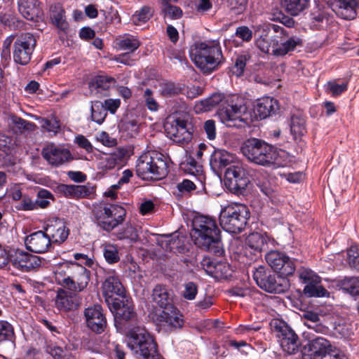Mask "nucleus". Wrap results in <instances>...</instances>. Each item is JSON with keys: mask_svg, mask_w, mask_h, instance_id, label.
<instances>
[{"mask_svg": "<svg viewBox=\"0 0 359 359\" xmlns=\"http://www.w3.org/2000/svg\"><path fill=\"white\" fill-rule=\"evenodd\" d=\"M304 293L309 297H321L329 294V292L320 283H312L305 285Z\"/></svg>", "mask_w": 359, "mask_h": 359, "instance_id": "45", "label": "nucleus"}, {"mask_svg": "<svg viewBox=\"0 0 359 359\" xmlns=\"http://www.w3.org/2000/svg\"><path fill=\"white\" fill-rule=\"evenodd\" d=\"M250 217L248 208L242 204L231 205L223 208L219 215L222 228L229 233L241 232Z\"/></svg>", "mask_w": 359, "mask_h": 359, "instance_id": "7", "label": "nucleus"}, {"mask_svg": "<svg viewBox=\"0 0 359 359\" xmlns=\"http://www.w3.org/2000/svg\"><path fill=\"white\" fill-rule=\"evenodd\" d=\"M224 183L231 192L240 195L245 193L250 180L245 170L241 165H233L225 170Z\"/></svg>", "mask_w": 359, "mask_h": 359, "instance_id": "12", "label": "nucleus"}, {"mask_svg": "<svg viewBox=\"0 0 359 359\" xmlns=\"http://www.w3.org/2000/svg\"><path fill=\"white\" fill-rule=\"evenodd\" d=\"M18 10L21 15L28 20H34L40 13L37 0H19Z\"/></svg>", "mask_w": 359, "mask_h": 359, "instance_id": "33", "label": "nucleus"}, {"mask_svg": "<svg viewBox=\"0 0 359 359\" xmlns=\"http://www.w3.org/2000/svg\"><path fill=\"white\" fill-rule=\"evenodd\" d=\"M102 292L106 297V301L108 304H111V299H116L113 297L114 295H117L121 299L124 297V287L121 283L119 278L116 275L109 276L107 278L102 284Z\"/></svg>", "mask_w": 359, "mask_h": 359, "instance_id": "23", "label": "nucleus"}, {"mask_svg": "<svg viewBox=\"0 0 359 359\" xmlns=\"http://www.w3.org/2000/svg\"><path fill=\"white\" fill-rule=\"evenodd\" d=\"M84 315L88 327L96 334L103 332L107 327V320L100 305L95 304L87 308Z\"/></svg>", "mask_w": 359, "mask_h": 359, "instance_id": "18", "label": "nucleus"}, {"mask_svg": "<svg viewBox=\"0 0 359 359\" xmlns=\"http://www.w3.org/2000/svg\"><path fill=\"white\" fill-rule=\"evenodd\" d=\"M253 278L261 289L268 292L282 293L289 287V283L286 278L276 276L262 266L255 269Z\"/></svg>", "mask_w": 359, "mask_h": 359, "instance_id": "9", "label": "nucleus"}, {"mask_svg": "<svg viewBox=\"0 0 359 359\" xmlns=\"http://www.w3.org/2000/svg\"><path fill=\"white\" fill-rule=\"evenodd\" d=\"M151 15V9L149 7H144L133 16L132 20L135 25H140L141 22H147Z\"/></svg>", "mask_w": 359, "mask_h": 359, "instance_id": "57", "label": "nucleus"}, {"mask_svg": "<svg viewBox=\"0 0 359 359\" xmlns=\"http://www.w3.org/2000/svg\"><path fill=\"white\" fill-rule=\"evenodd\" d=\"M228 7L235 15H240L245 12L248 6V0H227Z\"/></svg>", "mask_w": 359, "mask_h": 359, "instance_id": "54", "label": "nucleus"}, {"mask_svg": "<svg viewBox=\"0 0 359 359\" xmlns=\"http://www.w3.org/2000/svg\"><path fill=\"white\" fill-rule=\"evenodd\" d=\"M245 244L250 249L257 252H261L268 247L266 237L258 232L250 233L245 239Z\"/></svg>", "mask_w": 359, "mask_h": 359, "instance_id": "37", "label": "nucleus"}, {"mask_svg": "<svg viewBox=\"0 0 359 359\" xmlns=\"http://www.w3.org/2000/svg\"><path fill=\"white\" fill-rule=\"evenodd\" d=\"M224 96L221 93H215L207 99L201 100L197 107L200 110L208 111L221 104V106L224 103Z\"/></svg>", "mask_w": 359, "mask_h": 359, "instance_id": "40", "label": "nucleus"}, {"mask_svg": "<svg viewBox=\"0 0 359 359\" xmlns=\"http://www.w3.org/2000/svg\"><path fill=\"white\" fill-rule=\"evenodd\" d=\"M241 151L251 162L263 166H283L279 159L277 149L265 141L257 138H250L244 142Z\"/></svg>", "mask_w": 359, "mask_h": 359, "instance_id": "2", "label": "nucleus"}, {"mask_svg": "<svg viewBox=\"0 0 359 359\" xmlns=\"http://www.w3.org/2000/svg\"><path fill=\"white\" fill-rule=\"evenodd\" d=\"M111 306L114 312V323L117 329H121L127 323H135L137 320V313L134 310V305L126 297L111 299Z\"/></svg>", "mask_w": 359, "mask_h": 359, "instance_id": "11", "label": "nucleus"}, {"mask_svg": "<svg viewBox=\"0 0 359 359\" xmlns=\"http://www.w3.org/2000/svg\"><path fill=\"white\" fill-rule=\"evenodd\" d=\"M168 172L165 156L161 153L148 151L141 155L136 164V173L143 180H159Z\"/></svg>", "mask_w": 359, "mask_h": 359, "instance_id": "4", "label": "nucleus"}, {"mask_svg": "<svg viewBox=\"0 0 359 359\" xmlns=\"http://www.w3.org/2000/svg\"><path fill=\"white\" fill-rule=\"evenodd\" d=\"M347 83L338 84L335 81H329L326 85L327 90L333 96H338L347 90Z\"/></svg>", "mask_w": 359, "mask_h": 359, "instance_id": "58", "label": "nucleus"}, {"mask_svg": "<svg viewBox=\"0 0 359 359\" xmlns=\"http://www.w3.org/2000/svg\"><path fill=\"white\" fill-rule=\"evenodd\" d=\"M290 126L291 134L296 141H300L306 133V120L299 113L291 116Z\"/></svg>", "mask_w": 359, "mask_h": 359, "instance_id": "35", "label": "nucleus"}, {"mask_svg": "<svg viewBox=\"0 0 359 359\" xmlns=\"http://www.w3.org/2000/svg\"><path fill=\"white\" fill-rule=\"evenodd\" d=\"M162 10L165 13V16L171 19H179L182 15V11L180 8L169 4L164 6Z\"/></svg>", "mask_w": 359, "mask_h": 359, "instance_id": "60", "label": "nucleus"}, {"mask_svg": "<svg viewBox=\"0 0 359 359\" xmlns=\"http://www.w3.org/2000/svg\"><path fill=\"white\" fill-rule=\"evenodd\" d=\"M114 78L105 75L95 76L89 83V89L92 94L107 95L106 92L116 84Z\"/></svg>", "mask_w": 359, "mask_h": 359, "instance_id": "30", "label": "nucleus"}, {"mask_svg": "<svg viewBox=\"0 0 359 359\" xmlns=\"http://www.w3.org/2000/svg\"><path fill=\"white\" fill-rule=\"evenodd\" d=\"M36 44V39L33 34L27 32L19 36L14 43V61L21 65H27Z\"/></svg>", "mask_w": 359, "mask_h": 359, "instance_id": "14", "label": "nucleus"}, {"mask_svg": "<svg viewBox=\"0 0 359 359\" xmlns=\"http://www.w3.org/2000/svg\"><path fill=\"white\" fill-rule=\"evenodd\" d=\"M151 299L162 309L170 308L173 304V292L165 285L157 284L152 289Z\"/></svg>", "mask_w": 359, "mask_h": 359, "instance_id": "25", "label": "nucleus"}, {"mask_svg": "<svg viewBox=\"0 0 359 359\" xmlns=\"http://www.w3.org/2000/svg\"><path fill=\"white\" fill-rule=\"evenodd\" d=\"M124 153L119 152L118 154H113L106 157L105 160L102 162V167L106 170L113 169L123 157Z\"/></svg>", "mask_w": 359, "mask_h": 359, "instance_id": "56", "label": "nucleus"}, {"mask_svg": "<svg viewBox=\"0 0 359 359\" xmlns=\"http://www.w3.org/2000/svg\"><path fill=\"white\" fill-rule=\"evenodd\" d=\"M41 155L49 164L55 167L69 162L73 159L69 150L57 147L54 144H50L44 147L42 149Z\"/></svg>", "mask_w": 359, "mask_h": 359, "instance_id": "17", "label": "nucleus"}, {"mask_svg": "<svg viewBox=\"0 0 359 359\" xmlns=\"http://www.w3.org/2000/svg\"><path fill=\"white\" fill-rule=\"evenodd\" d=\"M272 29L276 32V41H274L273 55L276 56H284L293 51L297 46L302 45V40L297 36H289L285 28L276 25L271 26Z\"/></svg>", "mask_w": 359, "mask_h": 359, "instance_id": "15", "label": "nucleus"}, {"mask_svg": "<svg viewBox=\"0 0 359 359\" xmlns=\"http://www.w3.org/2000/svg\"><path fill=\"white\" fill-rule=\"evenodd\" d=\"M280 4L290 15L297 16L308 8L310 0H280Z\"/></svg>", "mask_w": 359, "mask_h": 359, "instance_id": "36", "label": "nucleus"}, {"mask_svg": "<svg viewBox=\"0 0 359 359\" xmlns=\"http://www.w3.org/2000/svg\"><path fill=\"white\" fill-rule=\"evenodd\" d=\"M47 351L55 359H74V357L66 351L59 346L48 347Z\"/></svg>", "mask_w": 359, "mask_h": 359, "instance_id": "59", "label": "nucleus"}, {"mask_svg": "<svg viewBox=\"0 0 359 359\" xmlns=\"http://www.w3.org/2000/svg\"><path fill=\"white\" fill-rule=\"evenodd\" d=\"M302 318L305 320L304 325L315 332L323 333L327 327L320 323L319 315L313 311H306L303 313Z\"/></svg>", "mask_w": 359, "mask_h": 359, "instance_id": "39", "label": "nucleus"}, {"mask_svg": "<svg viewBox=\"0 0 359 359\" xmlns=\"http://www.w3.org/2000/svg\"><path fill=\"white\" fill-rule=\"evenodd\" d=\"M156 243L162 249L175 253L183 252L185 248L183 237L175 235L160 236L156 238Z\"/></svg>", "mask_w": 359, "mask_h": 359, "instance_id": "29", "label": "nucleus"}, {"mask_svg": "<svg viewBox=\"0 0 359 359\" xmlns=\"http://www.w3.org/2000/svg\"><path fill=\"white\" fill-rule=\"evenodd\" d=\"M107 115L106 109L103 103L100 101H95L91 106V119L92 121L101 124Z\"/></svg>", "mask_w": 359, "mask_h": 359, "instance_id": "43", "label": "nucleus"}, {"mask_svg": "<svg viewBox=\"0 0 359 359\" xmlns=\"http://www.w3.org/2000/svg\"><path fill=\"white\" fill-rule=\"evenodd\" d=\"M160 88L161 95L165 97H172L182 92V88L180 85L172 82L162 83L160 85Z\"/></svg>", "mask_w": 359, "mask_h": 359, "instance_id": "52", "label": "nucleus"}, {"mask_svg": "<svg viewBox=\"0 0 359 359\" xmlns=\"http://www.w3.org/2000/svg\"><path fill=\"white\" fill-rule=\"evenodd\" d=\"M190 55L196 65L205 74L212 72L224 61L221 48L216 41L195 43L191 48Z\"/></svg>", "mask_w": 359, "mask_h": 359, "instance_id": "3", "label": "nucleus"}, {"mask_svg": "<svg viewBox=\"0 0 359 359\" xmlns=\"http://www.w3.org/2000/svg\"><path fill=\"white\" fill-rule=\"evenodd\" d=\"M43 229L50 238V243H62L69 235V229H67L65 222L59 218L49 219Z\"/></svg>", "mask_w": 359, "mask_h": 359, "instance_id": "21", "label": "nucleus"}, {"mask_svg": "<svg viewBox=\"0 0 359 359\" xmlns=\"http://www.w3.org/2000/svg\"><path fill=\"white\" fill-rule=\"evenodd\" d=\"M37 196L38 198L35 201L36 209L38 207L42 208H46L49 204V201H47V199L51 196V194L48 191L43 189L38 192Z\"/></svg>", "mask_w": 359, "mask_h": 359, "instance_id": "63", "label": "nucleus"}, {"mask_svg": "<svg viewBox=\"0 0 359 359\" xmlns=\"http://www.w3.org/2000/svg\"><path fill=\"white\" fill-rule=\"evenodd\" d=\"M296 269L294 262L288 256L287 259H282L280 266H277L273 271L280 274L279 276L283 277L292 275Z\"/></svg>", "mask_w": 359, "mask_h": 359, "instance_id": "44", "label": "nucleus"}, {"mask_svg": "<svg viewBox=\"0 0 359 359\" xmlns=\"http://www.w3.org/2000/svg\"><path fill=\"white\" fill-rule=\"evenodd\" d=\"M235 157L224 149H215L210 156V165L215 172H219L234 162Z\"/></svg>", "mask_w": 359, "mask_h": 359, "instance_id": "27", "label": "nucleus"}, {"mask_svg": "<svg viewBox=\"0 0 359 359\" xmlns=\"http://www.w3.org/2000/svg\"><path fill=\"white\" fill-rule=\"evenodd\" d=\"M359 7V0H337L333 11L344 20H353L356 15V8Z\"/></svg>", "mask_w": 359, "mask_h": 359, "instance_id": "28", "label": "nucleus"}, {"mask_svg": "<svg viewBox=\"0 0 359 359\" xmlns=\"http://www.w3.org/2000/svg\"><path fill=\"white\" fill-rule=\"evenodd\" d=\"M95 222L106 231H111L125 220L126 211L119 205L97 203L92 210Z\"/></svg>", "mask_w": 359, "mask_h": 359, "instance_id": "6", "label": "nucleus"}, {"mask_svg": "<svg viewBox=\"0 0 359 359\" xmlns=\"http://www.w3.org/2000/svg\"><path fill=\"white\" fill-rule=\"evenodd\" d=\"M232 270L229 264L217 262L210 276L217 280L227 279L231 276Z\"/></svg>", "mask_w": 359, "mask_h": 359, "instance_id": "41", "label": "nucleus"}, {"mask_svg": "<svg viewBox=\"0 0 359 359\" xmlns=\"http://www.w3.org/2000/svg\"><path fill=\"white\" fill-rule=\"evenodd\" d=\"M197 292V285L193 282H189L184 285L182 296L186 299L192 300L196 297Z\"/></svg>", "mask_w": 359, "mask_h": 359, "instance_id": "61", "label": "nucleus"}, {"mask_svg": "<svg viewBox=\"0 0 359 359\" xmlns=\"http://www.w3.org/2000/svg\"><path fill=\"white\" fill-rule=\"evenodd\" d=\"M278 109L279 105L276 100L264 97L257 100L254 111L261 119H264L275 114Z\"/></svg>", "mask_w": 359, "mask_h": 359, "instance_id": "26", "label": "nucleus"}, {"mask_svg": "<svg viewBox=\"0 0 359 359\" xmlns=\"http://www.w3.org/2000/svg\"><path fill=\"white\" fill-rule=\"evenodd\" d=\"M128 338V347L140 359H161L156 343L144 327H135L131 329Z\"/></svg>", "mask_w": 359, "mask_h": 359, "instance_id": "5", "label": "nucleus"}, {"mask_svg": "<svg viewBox=\"0 0 359 359\" xmlns=\"http://www.w3.org/2000/svg\"><path fill=\"white\" fill-rule=\"evenodd\" d=\"M13 265L23 271H29L41 266V259L39 257L23 251H16L11 257Z\"/></svg>", "mask_w": 359, "mask_h": 359, "instance_id": "20", "label": "nucleus"}, {"mask_svg": "<svg viewBox=\"0 0 359 359\" xmlns=\"http://www.w3.org/2000/svg\"><path fill=\"white\" fill-rule=\"evenodd\" d=\"M15 338L12 325L6 320H0V342L4 341L14 342Z\"/></svg>", "mask_w": 359, "mask_h": 359, "instance_id": "46", "label": "nucleus"}, {"mask_svg": "<svg viewBox=\"0 0 359 359\" xmlns=\"http://www.w3.org/2000/svg\"><path fill=\"white\" fill-rule=\"evenodd\" d=\"M235 35L243 41L248 42L252 39V31L246 26L237 27Z\"/></svg>", "mask_w": 359, "mask_h": 359, "instance_id": "64", "label": "nucleus"}, {"mask_svg": "<svg viewBox=\"0 0 359 359\" xmlns=\"http://www.w3.org/2000/svg\"><path fill=\"white\" fill-rule=\"evenodd\" d=\"M56 279L64 287L73 292L83 290L90 280V271L81 264L70 263L67 265V270L56 273Z\"/></svg>", "mask_w": 359, "mask_h": 359, "instance_id": "8", "label": "nucleus"}, {"mask_svg": "<svg viewBox=\"0 0 359 359\" xmlns=\"http://www.w3.org/2000/svg\"><path fill=\"white\" fill-rule=\"evenodd\" d=\"M103 255L106 261L109 264L116 263L120 259L118 249L114 245H104L103 249Z\"/></svg>", "mask_w": 359, "mask_h": 359, "instance_id": "53", "label": "nucleus"}, {"mask_svg": "<svg viewBox=\"0 0 359 359\" xmlns=\"http://www.w3.org/2000/svg\"><path fill=\"white\" fill-rule=\"evenodd\" d=\"M276 32L272 29L261 35L256 41L258 48L266 53L273 55L274 41H276Z\"/></svg>", "mask_w": 359, "mask_h": 359, "instance_id": "38", "label": "nucleus"}, {"mask_svg": "<svg viewBox=\"0 0 359 359\" xmlns=\"http://www.w3.org/2000/svg\"><path fill=\"white\" fill-rule=\"evenodd\" d=\"M348 264L351 267L359 271V246L353 245L348 250Z\"/></svg>", "mask_w": 359, "mask_h": 359, "instance_id": "55", "label": "nucleus"}, {"mask_svg": "<svg viewBox=\"0 0 359 359\" xmlns=\"http://www.w3.org/2000/svg\"><path fill=\"white\" fill-rule=\"evenodd\" d=\"M265 259L268 264L274 270L277 266H280L282 259H287V255L277 250H271L266 253Z\"/></svg>", "mask_w": 359, "mask_h": 359, "instance_id": "49", "label": "nucleus"}, {"mask_svg": "<svg viewBox=\"0 0 359 359\" xmlns=\"http://www.w3.org/2000/svg\"><path fill=\"white\" fill-rule=\"evenodd\" d=\"M181 167L186 172L196 175L201 172L202 166L194 157L189 156L181 163Z\"/></svg>", "mask_w": 359, "mask_h": 359, "instance_id": "50", "label": "nucleus"}, {"mask_svg": "<svg viewBox=\"0 0 359 359\" xmlns=\"http://www.w3.org/2000/svg\"><path fill=\"white\" fill-rule=\"evenodd\" d=\"M165 127L168 136L177 144H187L192 138V133L184 120L177 119L170 126Z\"/></svg>", "mask_w": 359, "mask_h": 359, "instance_id": "19", "label": "nucleus"}, {"mask_svg": "<svg viewBox=\"0 0 359 359\" xmlns=\"http://www.w3.org/2000/svg\"><path fill=\"white\" fill-rule=\"evenodd\" d=\"M309 350L313 359H348V357L323 337L310 341Z\"/></svg>", "mask_w": 359, "mask_h": 359, "instance_id": "16", "label": "nucleus"}, {"mask_svg": "<svg viewBox=\"0 0 359 359\" xmlns=\"http://www.w3.org/2000/svg\"><path fill=\"white\" fill-rule=\"evenodd\" d=\"M25 245L27 249L35 253H43L51 246L50 238L45 231H38L26 237Z\"/></svg>", "mask_w": 359, "mask_h": 359, "instance_id": "22", "label": "nucleus"}, {"mask_svg": "<svg viewBox=\"0 0 359 359\" xmlns=\"http://www.w3.org/2000/svg\"><path fill=\"white\" fill-rule=\"evenodd\" d=\"M76 293L59 289L55 298V306L59 310L64 311L76 309L80 305V301Z\"/></svg>", "mask_w": 359, "mask_h": 359, "instance_id": "24", "label": "nucleus"}, {"mask_svg": "<svg viewBox=\"0 0 359 359\" xmlns=\"http://www.w3.org/2000/svg\"><path fill=\"white\" fill-rule=\"evenodd\" d=\"M219 115L225 121L248 119V107L243 98L236 95L229 96L219 109Z\"/></svg>", "mask_w": 359, "mask_h": 359, "instance_id": "10", "label": "nucleus"}, {"mask_svg": "<svg viewBox=\"0 0 359 359\" xmlns=\"http://www.w3.org/2000/svg\"><path fill=\"white\" fill-rule=\"evenodd\" d=\"M182 316L178 310L172 305L170 308L163 309L158 315V320L161 323H165V325L172 328L181 327L183 324Z\"/></svg>", "mask_w": 359, "mask_h": 359, "instance_id": "32", "label": "nucleus"}, {"mask_svg": "<svg viewBox=\"0 0 359 359\" xmlns=\"http://www.w3.org/2000/svg\"><path fill=\"white\" fill-rule=\"evenodd\" d=\"M298 276L302 282L309 285L312 283H320V278L310 269L301 268L297 271Z\"/></svg>", "mask_w": 359, "mask_h": 359, "instance_id": "47", "label": "nucleus"}, {"mask_svg": "<svg viewBox=\"0 0 359 359\" xmlns=\"http://www.w3.org/2000/svg\"><path fill=\"white\" fill-rule=\"evenodd\" d=\"M13 123L20 130L33 131L36 128V126L34 123L25 121L20 117H13Z\"/></svg>", "mask_w": 359, "mask_h": 359, "instance_id": "62", "label": "nucleus"}, {"mask_svg": "<svg viewBox=\"0 0 359 359\" xmlns=\"http://www.w3.org/2000/svg\"><path fill=\"white\" fill-rule=\"evenodd\" d=\"M119 49L127 51L128 53L135 51L140 47V41L135 38H124L118 41Z\"/></svg>", "mask_w": 359, "mask_h": 359, "instance_id": "51", "label": "nucleus"}, {"mask_svg": "<svg viewBox=\"0 0 359 359\" xmlns=\"http://www.w3.org/2000/svg\"><path fill=\"white\" fill-rule=\"evenodd\" d=\"M191 236L198 248L218 256L223 254L220 231L212 218L203 215L196 217Z\"/></svg>", "mask_w": 359, "mask_h": 359, "instance_id": "1", "label": "nucleus"}, {"mask_svg": "<svg viewBox=\"0 0 359 359\" xmlns=\"http://www.w3.org/2000/svg\"><path fill=\"white\" fill-rule=\"evenodd\" d=\"M58 189L65 196L73 198L89 197L95 192V187L89 185L61 184L58 187Z\"/></svg>", "mask_w": 359, "mask_h": 359, "instance_id": "31", "label": "nucleus"}, {"mask_svg": "<svg viewBox=\"0 0 359 359\" xmlns=\"http://www.w3.org/2000/svg\"><path fill=\"white\" fill-rule=\"evenodd\" d=\"M274 330L283 351L289 354H296L300 348L301 341L298 335L287 324L275 322Z\"/></svg>", "mask_w": 359, "mask_h": 359, "instance_id": "13", "label": "nucleus"}, {"mask_svg": "<svg viewBox=\"0 0 359 359\" xmlns=\"http://www.w3.org/2000/svg\"><path fill=\"white\" fill-rule=\"evenodd\" d=\"M116 236L120 240L130 239L133 241H136L138 239L137 231L130 223L126 224V226L119 230Z\"/></svg>", "mask_w": 359, "mask_h": 359, "instance_id": "48", "label": "nucleus"}, {"mask_svg": "<svg viewBox=\"0 0 359 359\" xmlns=\"http://www.w3.org/2000/svg\"><path fill=\"white\" fill-rule=\"evenodd\" d=\"M65 13L64 8L60 4H55L50 7V17L53 24L63 32H66L69 28Z\"/></svg>", "mask_w": 359, "mask_h": 359, "instance_id": "34", "label": "nucleus"}, {"mask_svg": "<svg viewBox=\"0 0 359 359\" xmlns=\"http://www.w3.org/2000/svg\"><path fill=\"white\" fill-rule=\"evenodd\" d=\"M340 287L352 296H359V277L345 278L340 282Z\"/></svg>", "mask_w": 359, "mask_h": 359, "instance_id": "42", "label": "nucleus"}]
</instances>
